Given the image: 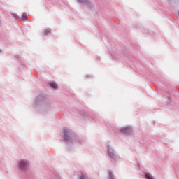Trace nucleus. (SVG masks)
I'll use <instances>...</instances> for the list:
<instances>
[{"label": "nucleus", "mask_w": 179, "mask_h": 179, "mask_svg": "<svg viewBox=\"0 0 179 179\" xmlns=\"http://www.w3.org/2000/svg\"><path fill=\"white\" fill-rule=\"evenodd\" d=\"M49 33H51V29H45L43 31L44 36H47Z\"/></svg>", "instance_id": "obj_5"}, {"label": "nucleus", "mask_w": 179, "mask_h": 179, "mask_svg": "<svg viewBox=\"0 0 179 179\" xmlns=\"http://www.w3.org/2000/svg\"><path fill=\"white\" fill-rule=\"evenodd\" d=\"M0 52H1V50H0Z\"/></svg>", "instance_id": "obj_10"}, {"label": "nucleus", "mask_w": 179, "mask_h": 179, "mask_svg": "<svg viewBox=\"0 0 179 179\" xmlns=\"http://www.w3.org/2000/svg\"><path fill=\"white\" fill-rule=\"evenodd\" d=\"M120 131L123 134H126L127 135H129V134H131L132 132V129H131L130 127H124Z\"/></svg>", "instance_id": "obj_2"}, {"label": "nucleus", "mask_w": 179, "mask_h": 179, "mask_svg": "<svg viewBox=\"0 0 179 179\" xmlns=\"http://www.w3.org/2000/svg\"><path fill=\"white\" fill-rule=\"evenodd\" d=\"M26 14H23V15H22V19H23V20H26Z\"/></svg>", "instance_id": "obj_8"}, {"label": "nucleus", "mask_w": 179, "mask_h": 179, "mask_svg": "<svg viewBox=\"0 0 179 179\" xmlns=\"http://www.w3.org/2000/svg\"><path fill=\"white\" fill-rule=\"evenodd\" d=\"M108 153L110 157H111L112 159H115V153H114V150L108 149Z\"/></svg>", "instance_id": "obj_3"}, {"label": "nucleus", "mask_w": 179, "mask_h": 179, "mask_svg": "<svg viewBox=\"0 0 179 179\" xmlns=\"http://www.w3.org/2000/svg\"><path fill=\"white\" fill-rule=\"evenodd\" d=\"M78 179H87V177L85 176V175H80Z\"/></svg>", "instance_id": "obj_6"}, {"label": "nucleus", "mask_w": 179, "mask_h": 179, "mask_svg": "<svg viewBox=\"0 0 179 179\" xmlns=\"http://www.w3.org/2000/svg\"><path fill=\"white\" fill-rule=\"evenodd\" d=\"M147 179H153V176L152 175L147 174L145 175Z\"/></svg>", "instance_id": "obj_7"}, {"label": "nucleus", "mask_w": 179, "mask_h": 179, "mask_svg": "<svg viewBox=\"0 0 179 179\" xmlns=\"http://www.w3.org/2000/svg\"><path fill=\"white\" fill-rule=\"evenodd\" d=\"M29 166V162L25 161H20L19 162V167L21 170H26Z\"/></svg>", "instance_id": "obj_1"}, {"label": "nucleus", "mask_w": 179, "mask_h": 179, "mask_svg": "<svg viewBox=\"0 0 179 179\" xmlns=\"http://www.w3.org/2000/svg\"><path fill=\"white\" fill-rule=\"evenodd\" d=\"M79 2H83V0H78Z\"/></svg>", "instance_id": "obj_9"}, {"label": "nucleus", "mask_w": 179, "mask_h": 179, "mask_svg": "<svg viewBox=\"0 0 179 179\" xmlns=\"http://www.w3.org/2000/svg\"><path fill=\"white\" fill-rule=\"evenodd\" d=\"M50 87H52L53 89H58V85H57L54 82L50 83Z\"/></svg>", "instance_id": "obj_4"}]
</instances>
